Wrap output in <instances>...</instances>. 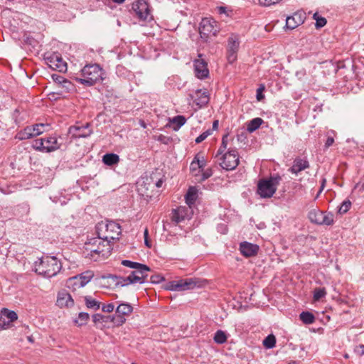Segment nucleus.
Wrapping results in <instances>:
<instances>
[{"instance_id":"nucleus-1","label":"nucleus","mask_w":364,"mask_h":364,"mask_svg":"<svg viewBox=\"0 0 364 364\" xmlns=\"http://www.w3.org/2000/svg\"><path fill=\"white\" fill-rule=\"evenodd\" d=\"M35 272L46 278L55 277L62 269L60 261L55 256H43L34 264Z\"/></svg>"},{"instance_id":"nucleus-2","label":"nucleus","mask_w":364,"mask_h":364,"mask_svg":"<svg viewBox=\"0 0 364 364\" xmlns=\"http://www.w3.org/2000/svg\"><path fill=\"white\" fill-rule=\"evenodd\" d=\"M85 245L86 251L90 252V257L95 260L97 259V258H95V255L99 257H107L112 251L109 240H106L104 236L103 237H101L100 235L98 237L90 239Z\"/></svg>"},{"instance_id":"nucleus-3","label":"nucleus","mask_w":364,"mask_h":364,"mask_svg":"<svg viewBox=\"0 0 364 364\" xmlns=\"http://www.w3.org/2000/svg\"><path fill=\"white\" fill-rule=\"evenodd\" d=\"M102 69L98 64L86 65L81 70V77H75V80L85 86H92L102 80Z\"/></svg>"},{"instance_id":"nucleus-4","label":"nucleus","mask_w":364,"mask_h":364,"mask_svg":"<svg viewBox=\"0 0 364 364\" xmlns=\"http://www.w3.org/2000/svg\"><path fill=\"white\" fill-rule=\"evenodd\" d=\"M281 179V176L277 174L269 178L259 180L257 185L258 194L263 198H271L276 192Z\"/></svg>"},{"instance_id":"nucleus-5","label":"nucleus","mask_w":364,"mask_h":364,"mask_svg":"<svg viewBox=\"0 0 364 364\" xmlns=\"http://www.w3.org/2000/svg\"><path fill=\"white\" fill-rule=\"evenodd\" d=\"M216 163L225 171L235 170L239 164L240 156L236 149H229L224 154L215 157Z\"/></svg>"},{"instance_id":"nucleus-6","label":"nucleus","mask_w":364,"mask_h":364,"mask_svg":"<svg viewBox=\"0 0 364 364\" xmlns=\"http://www.w3.org/2000/svg\"><path fill=\"white\" fill-rule=\"evenodd\" d=\"M32 146L34 149L42 152H51L58 149L60 144L55 136H50L36 139Z\"/></svg>"},{"instance_id":"nucleus-7","label":"nucleus","mask_w":364,"mask_h":364,"mask_svg":"<svg viewBox=\"0 0 364 364\" xmlns=\"http://www.w3.org/2000/svg\"><path fill=\"white\" fill-rule=\"evenodd\" d=\"M216 22L210 18H204L200 23L199 33L204 41L207 42L211 36H215L218 33Z\"/></svg>"},{"instance_id":"nucleus-8","label":"nucleus","mask_w":364,"mask_h":364,"mask_svg":"<svg viewBox=\"0 0 364 364\" xmlns=\"http://www.w3.org/2000/svg\"><path fill=\"white\" fill-rule=\"evenodd\" d=\"M240 43L237 34L232 33L228 38L227 59L230 63H233L237 60Z\"/></svg>"},{"instance_id":"nucleus-9","label":"nucleus","mask_w":364,"mask_h":364,"mask_svg":"<svg viewBox=\"0 0 364 364\" xmlns=\"http://www.w3.org/2000/svg\"><path fill=\"white\" fill-rule=\"evenodd\" d=\"M193 210L190 207L179 206L171 211V221L178 224L185 220H190L193 215Z\"/></svg>"},{"instance_id":"nucleus-10","label":"nucleus","mask_w":364,"mask_h":364,"mask_svg":"<svg viewBox=\"0 0 364 364\" xmlns=\"http://www.w3.org/2000/svg\"><path fill=\"white\" fill-rule=\"evenodd\" d=\"M132 10L139 20L145 21L149 15V4L144 0H139L132 4Z\"/></svg>"},{"instance_id":"nucleus-11","label":"nucleus","mask_w":364,"mask_h":364,"mask_svg":"<svg viewBox=\"0 0 364 364\" xmlns=\"http://www.w3.org/2000/svg\"><path fill=\"white\" fill-rule=\"evenodd\" d=\"M47 64L53 70L59 72H65L67 70V63L64 61L58 53H53L46 58Z\"/></svg>"},{"instance_id":"nucleus-12","label":"nucleus","mask_w":364,"mask_h":364,"mask_svg":"<svg viewBox=\"0 0 364 364\" xmlns=\"http://www.w3.org/2000/svg\"><path fill=\"white\" fill-rule=\"evenodd\" d=\"M306 14L304 11H296L292 16L287 17L285 27L293 30L304 23Z\"/></svg>"},{"instance_id":"nucleus-13","label":"nucleus","mask_w":364,"mask_h":364,"mask_svg":"<svg viewBox=\"0 0 364 364\" xmlns=\"http://www.w3.org/2000/svg\"><path fill=\"white\" fill-rule=\"evenodd\" d=\"M105 228L107 234L104 236L106 240H117L121 234V227L119 223L114 221H109Z\"/></svg>"},{"instance_id":"nucleus-14","label":"nucleus","mask_w":364,"mask_h":364,"mask_svg":"<svg viewBox=\"0 0 364 364\" xmlns=\"http://www.w3.org/2000/svg\"><path fill=\"white\" fill-rule=\"evenodd\" d=\"M190 97L199 108L205 106L210 99L208 92L201 89L196 90L193 94L190 95Z\"/></svg>"},{"instance_id":"nucleus-15","label":"nucleus","mask_w":364,"mask_h":364,"mask_svg":"<svg viewBox=\"0 0 364 364\" xmlns=\"http://www.w3.org/2000/svg\"><path fill=\"white\" fill-rule=\"evenodd\" d=\"M133 311V306L127 302H122L119 304L116 309V313L118 314V324H123L126 319L124 318V316H129Z\"/></svg>"},{"instance_id":"nucleus-16","label":"nucleus","mask_w":364,"mask_h":364,"mask_svg":"<svg viewBox=\"0 0 364 364\" xmlns=\"http://www.w3.org/2000/svg\"><path fill=\"white\" fill-rule=\"evenodd\" d=\"M196 76L199 79L206 78L209 75L207 63L203 59H196L193 62Z\"/></svg>"},{"instance_id":"nucleus-17","label":"nucleus","mask_w":364,"mask_h":364,"mask_svg":"<svg viewBox=\"0 0 364 364\" xmlns=\"http://www.w3.org/2000/svg\"><path fill=\"white\" fill-rule=\"evenodd\" d=\"M151 270H144L141 269H136L131 272L130 274L127 277V280L129 282L143 284L145 282L148 272Z\"/></svg>"},{"instance_id":"nucleus-18","label":"nucleus","mask_w":364,"mask_h":364,"mask_svg":"<svg viewBox=\"0 0 364 364\" xmlns=\"http://www.w3.org/2000/svg\"><path fill=\"white\" fill-rule=\"evenodd\" d=\"M176 284L177 287L176 291H178L193 289L194 287L200 286L199 280L196 278L180 279L176 281Z\"/></svg>"},{"instance_id":"nucleus-19","label":"nucleus","mask_w":364,"mask_h":364,"mask_svg":"<svg viewBox=\"0 0 364 364\" xmlns=\"http://www.w3.org/2000/svg\"><path fill=\"white\" fill-rule=\"evenodd\" d=\"M259 247L257 245L248 242H242L240 244V251L245 257L255 256L259 252Z\"/></svg>"},{"instance_id":"nucleus-20","label":"nucleus","mask_w":364,"mask_h":364,"mask_svg":"<svg viewBox=\"0 0 364 364\" xmlns=\"http://www.w3.org/2000/svg\"><path fill=\"white\" fill-rule=\"evenodd\" d=\"M57 305L60 308L71 307L74 305V300L67 291L63 290L58 294Z\"/></svg>"},{"instance_id":"nucleus-21","label":"nucleus","mask_w":364,"mask_h":364,"mask_svg":"<svg viewBox=\"0 0 364 364\" xmlns=\"http://www.w3.org/2000/svg\"><path fill=\"white\" fill-rule=\"evenodd\" d=\"M87 125L82 127L73 126L69 128V133L75 138H85L90 136L92 133L90 130H87Z\"/></svg>"},{"instance_id":"nucleus-22","label":"nucleus","mask_w":364,"mask_h":364,"mask_svg":"<svg viewBox=\"0 0 364 364\" xmlns=\"http://www.w3.org/2000/svg\"><path fill=\"white\" fill-rule=\"evenodd\" d=\"M93 277L94 274L92 272L87 271L82 273L79 276L75 277L73 279L75 280V284H79L80 287H83L91 280Z\"/></svg>"},{"instance_id":"nucleus-23","label":"nucleus","mask_w":364,"mask_h":364,"mask_svg":"<svg viewBox=\"0 0 364 364\" xmlns=\"http://www.w3.org/2000/svg\"><path fill=\"white\" fill-rule=\"evenodd\" d=\"M198 190L195 187H190L185 195V200L188 207L192 208V205L195 203L197 199Z\"/></svg>"},{"instance_id":"nucleus-24","label":"nucleus","mask_w":364,"mask_h":364,"mask_svg":"<svg viewBox=\"0 0 364 364\" xmlns=\"http://www.w3.org/2000/svg\"><path fill=\"white\" fill-rule=\"evenodd\" d=\"M320 69H323L322 73L324 75H335L337 71L336 65L331 60L320 63Z\"/></svg>"},{"instance_id":"nucleus-25","label":"nucleus","mask_w":364,"mask_h":364,"mask_svg":"<svg viewBox=\"0 0 364 364\" xmlns=\"http://www.w3.org/2000/svg\"><path fill=\"white\" fill-rule=\"evenodd\" d=\"M308 166V161L301 159H296L290 170L292 173H297Z\"/></svg>"},{"instance_id":"nucleus-26","label":"nucleus","mask_w":364,"mask_h":364,"mask_svg":"<svg viewBox=\"0 0 364 364\" xmlns=\"http://www.w3.org/2000/svg\"><path fill=\"white\" fill-rule=\"evenodd\" d=\"M102 161L106 165L113 166L119 161V156L113 153L106 154L102 157Z\"/></svg>"},{"instance_id":"nucleus-27","label":"nucleus","mask_w":364,"mask_h":364,"mask_svg":"<svg viewBox=\"0 0 364 364\" xmlns=\"http://www.w3.org/2000/svg\"><path fill=\"white\" fill-rule=\"evenodd\" d=\"M122 264L134 269H141L144 270H151V269L146 264L127 259L122 260Z\"/></svg>"},{"instance_id":"nucleus-28","label":"nucleus","mask_w":364,"mask_h":364,"mask_svg":"<svg viewBox=\"0 0 364 364\" xmlns=\"http://www.w3.org/2000/svg\"><path fill=\"white\" fill-rule=\"evenodd\" d=\"M263 123V119L259 117L254 118L253 119L250 120L247 125V130L252 133L257 130L261 124Z\"/></svg>"},{"instance_id":"nucleus-29","label":"nucleus","mask_w":364,"mask_h":364,"mask_svg":"<svg viewBox=\"0 0 364 364\" xmlns=\"http://www.w3.org/2000/svg\"><path fill=\"white\" fill-rule=\"evenodd\" d=\"M4 317L8 319L9 323L13 322L14 321L18 318V316L16 313L14 311H10L7 309H4L0 314V321Z\"/></svg>"},{"instance_id":"nucleus-30","label":"nucleus","mask_w":364,"mask_h":364,"mask_svg":"<svg viewBox=\"0 0 364 364\" xmlns=\"http://www.w3.org/2000/svg\"><path fill=\"white\" fill-rule=\"evenodd\" d=\"M299 318L304 324L307 325L313 323L316 319L314 315L309 311H302L299 315Z\"/></svg>"},{"instance_id":"nucleus-31","label":"nucleus","mask_w":364,"mask_h":364,"mask_svg":"<svg viewBox=\"0 0 364 364\" xmlns=\"http://www.w3.org/2000/svg\"><path fill=\"white\" fill-rule=\"evenodd\" d=\"M33 137V134H32L31 129L29 126L18 132L16 136V138L19 140H26Z\"/></svg>"},{"instance_id":"nucleus-32","label":"nucleus","mask_w":364,"mask_h":364,"mask_svg":"<svg viewBox=\"0 0 364 364\" xmlns=\"http://www.w3.org/2000/svg\"><path fill=\"white\" fill-rule=\"evenodd\" d=\"M85 301L88 309L98 310L100 307V303L90 296H86L85 297Z\"/></svg>"},{"instance_id":"nucleus-33","label":"nucleus","mask_w":364,"mask_h":364,"mask_svg":"<svg viewBox=\"0 0 364 364\" xmlns=\"http://www.w3.org/2000/svg\"><path fill=\"white\" fill-rule=\"evenodd\" d=\"M227 335L225 331L218 330L214 335L213 340L218 344H223L227 341Z\"/></svg>"},{"instance_id":"nucleus-34","label":"nucleus","mask_w":364,"mask_h":364,"mask_svg":"<svg viewBox=\"0 0 364 364\" xmlns=\"http://www.w3.org/2000/svg\"><path fill=\"white\" fill-rule=\"evenodd\" d=\"M174 126V130L181 128L186 122V119L183 115H177L172 118L170 121Z\"/></svg>"},{"instance_id":"nucleus-35","label":"nucleus","mask_w":364,"mask_h":364,"mask_svg":"<svg viewBox=\"0 0 364 364\" xmlns=\"http://www.w3.org/2000/svg\"><path fill=\"white\" fill-rule=\"evenodd\" d=\"M336 136V133L333 130H329L326 132V139L324 143V149H328L334 143V138Z\"/></svg>"},{"instance_id":"nucleus-36","label":"nucleus","mask_w":364,"mask_h":364,"mask_svg":"<svg viewBox=\"0 0 364 364\" xmlns=\"http://www.w3.org/2000/svg\"><path fill=\"white\" fill-rule=\"evenodd\" d=\"M109 277L115 282V284L117 286L124 287V286H127L130 284H132V282H129L127 280V277H120V276H117V275H110Z\"/></svg>"},{"instance_id":"nucleus-37","label":"nucleus","mask_w":364,"mask_h":364,"mask_svg":"<svg viewBox=\"0 0 364 364\" xmlns=\"http://www.w3.org/2000/svg\"><path fill=\"white\" fill-rule=\"evenodd\" d=\"M276 338L273 334L267 336L263 341V345L265 348L271 349L275 346Z\"/></svg>"},{"instance_id":"nucleus-38","label":"nucleus","mask_w":364,"mask_h":364,"mask_svg":"<svg viewBox=\"0 0 364 364\" xmlns=\"http://www.w3.org/2000/svg\"><path fill=\"white\" fill-rule=\"evenodd\" d=\"M227 145H228V135H224L222 139L221 145L220 146L219 149H218L217 153L215 156V158L224 154L227 151H226Z\"/></svg>"},{"instance_id":"nucleus-39","label":"nucleus","mask_w":364,"mask_h":364,"mask_svg":"<svg viewBox=\"0 0 364 364\" xmlns=\"http://www.w3.org/2000/svg\"><path fill=\"white\" fill-rule=\"evenodd\" d=\"M45 127L46 125L44 124H36L30 127L33 137L43 133L45 132Z\"/></svg>"},{"instance_id":"nucleus-40","label":"nucleus","mask_w":364,"mask_h":364,"mask_svg":"<svg viewBox=\"0 0 364 364\" xmlns=\"http://www.w3.org/2000/svg\"><path fill=\"white\" fill-rule=\"evenodd\" d=\"M351 202L350 200H345L340 205L338 213L341 215L346 213L351 207Z\"/></svg>"},{"instance_id":"nucleus-41","label":"nucleus","mask_w":364,"mask_h":364,"mask_svg":"<svg viewBox=\"0 0 364 364\" xmlns=\"http://www.w3.org/2000/svg\"><path fill=\"white\" fill-rule=\"evenodd\" d=\"M90 316L86 312H80L78 314L77 319L75 320V322L78 326H82L87 323V321L89 320Z\"/></svg>"},{"instance_id":"nucleus-42","label":"nucleus","mask_w":364,"mask_h":364,"mask_svg":"<svg viewBox=\"0 0 364 364\" xmlns=\"http://www.w3.org/2000/svg\"><path fill=\"white\" fill-rule=\"evenodd\" d=\"M320 255H322V257H325V260H321L320 262L322 263L323 266H328L333 261V259L331 258V255L329 252L326 250H322L320 251Z\"/></svg>"},{"instance_id":"nucleus-43","label":"nucleus","mask_w":364,"mask_h":364,"mask_svg":"<svg viewBox=\"0 0 364 364\" xmlns=\"http://www.w3.org/2000/svg\"><path fill=\"white\" fill-rule=\"evenodd\" d=\"M333 223V214L328 213L323 217V220L320 222V225H331Z\"/></svg>"},{"instance_id":"nucleus-44","label":"nucleus","mask_w":364,"mask_h":364,"mask_svg":"<svg viewBox=\"0 0 364 364\" xmlns=\"http://www.w3.org/2000/svg\"><path fill=\"white\" fill-rule=\"evenodd\" d=\"M212 134L211 129H208L205 132H203L201 134H200L195 140L196 144L201 143L203 141H204L208 136H210Z\"/></svg>"},{"instance_id":"nucleus-45","label":"nucleus","mask_w":364,"mask_h":364,"mask_svg":"<svg viewBox=\"0 0 364 364\" xmlns=\"http://www.w3.org/2000/svg\"><path fill=\"white\" fill-rule=\"evenodd\" d=\"M107 318V316L100 314H95L92 316V321L95 324H97L98 323L101 322H106Z\"/></svg>"},{"instance_id":"nucleus-46","label":"nucleus","mask_w":364,"mask_h":364,"mask_svg":"<svg viewBox=\"0 0 364 364\" xmlns=\"http://www.w3.org/2000/svg\"><path fill=\"white\" fill-rule=\"evenodd\" d=\"M62 89H64L65 91L69 92L72 90H73L74 85L73 83L68 80L65 79V80L62 83L60 86Z\"/></svg>"},{"instance_id":"nucleus-47","label":"nucleus","mask_w":364,"mask_h":364,"mask_svg":"<svg viewBox=\"0 0 364 364\" xmlns=\"http://www.w3.org/2000/svg\"><path fill=\"white\" fill-rule=\"evenodd\" d=\"M164 280V277L160 274H155L151 276L150 282L152 284H159Z\"/></svg>"},{"instance_id":"nucleus-48","label":"nucleus","mask_w":364,"mask_h":364,"mask_svg":"<svg viewBox=\"0 0 364 364\" xmlns=\"http://www.w3.org/2000/svg\"><path fill=\"white\" fill-rule=\"evenodd\" d=\"M203 173H202V175H201V178L200 179V181H205L206 179L209 178L210 176H213V170L212 168H207L206 170H203V171H201Z\"/></svg>"},{"instance_id":"nucleus-49","label":"nucleus","mask_w":364,"mask_h":364,"mask_svg":"<svg viewBox=\"0 0 364 364\" xmlns=\"http://www.w3.org/2000/svg\"><path fill=\"white\" fill-rule=\"evenodd\" d=\"M51 77L54 82L58 85L59 87L62 85V83H63V82L66 79L63 76L57 74H53Z\"/></svg>"},{"instance_id":"nucleus-50","label":"nucleus","mask_w":364,"mask_h":364,"mask_svg":"<svg viewBox=\"0 0 364 364\" xmlns=\"http://www.w3.org/2000/svg\"><path fill=\"white\" fill-rule=\"evenodd\" d=\"M282 0H259L261 5L264 6H270L279 3Z\"/></svg>"},{"instance_id":"nucleus-51","label":"nucleus","mask_w":364,"mask_h":364,"mask_svg":"<svg viewBox=\"0 0 364 364\" xmlns=\"http://www.w3.org/2000/svg\"><path fill=\"white\" fill-rule=\"evenodd\" d=\"M331 316L328 312H320V322L326 324L327 322L330 321Z\"/></svg>"},{"instance_id":"nucleus-52","label":"nucleus","mask_w":364,"mask_h":364,"mask_svg":"<svg viewBox=\"0 0 364 364\" xmlns=\"http://www.w3.org/2000/svg\"><path fill=\"white\" fill-rule=\"evenodd\" d=\"M308 217H309V220H311V222H312L314 223H316V224L318 223V217H317V212H316V210H311L309 213Z\"/></svg>"},{"instance_id":"nucleus-53","label":"nucleus","mask_w":364,"mask_h":364,"mask_svg":"<svg viewBox=\"0 0 364 364\" xmlns=\"http://www.w3.org/2000/svg\"><path fill=\"white\" fill-rule=\"evenodd\" d=\"M264 89L265 87L264 85H260V86L257 88L256 97L258 101H261L264 98V95L262 94Z\"/></svg>"},{"instance_id":"nucleus-54","label":"nucleus","mask_w":364,"mask_h":364,"mask_svg":"<svg viewBox=\"0 0 364 364\" xmlns=\"http://www.w3.org/2000/svg\"><path fill=\"white\" fill-rule=\"evenodd\" d=\"M354 353L358 356L364 355V345L360 344L355 346L354 348Z\"/></svg>"},{"instance_id":"nucleus-55","label":"nucleus","mask_w":364,"mask_h":364,"mask_svg":"<svg viewBox=\"0 0 364 364\" xmlns=\"http://www.w3.org/2000/svg\"><path fill=\"white\" fill-rule=\"evenodd\" d=\"M114 309V305L113 304H105L102 307V310L104 312H107V313L112 312Z\"/></svg>"},{"instance_id":"nucleus-56","label":"nucleus","mask_w":364,"mask_h":364,"mask_svg":"<svg viewBox=\"0 0 364 364\" xmlns=\"http://www.w3.org/2000/svg\"><path fill=\"white\" fill-rule=\"evenodd\" d=\"M165 289L167 290H170V291H176L177 287H176V281L169 282L166 284Z\"/></svg>"},{"instance_id":"nucleus-57","label":"nucleus","mask_w":364,"mask_h":364,"mask_svg":"<svg viewBox=\"0 0 364 364\" xmlns=\"http://www.w3.org/2000/svg\"><path fill=\"white\" fill-rule=\"evenodd\" d=\"M148 235H149V232H148L147 228H146L144 232V243L146 247H151V242L148 240Z\"/></svg>"},{"instance_id":"nucleus-58","label":"nucleus","mask_w":364,"mask_h":364,"mask_svg":"<svg viewBox=\"0 0 364 364\" xmlns=\"http://www.w3.org/2000/svg\"><path fill=\"white\" fill-rule=\"evenodd\" d=\"M206 166V161L205 160L203 159V157H202V159H200L198 165V168L199 169V172H200V171H203L204 168Z\"/></svg>"},{"instance_id":"nucleus-59","label":"nucleus","mask_w":364,"mask_h":364,"mask_svg":"<svg viewBox=\"0 0 364 364\" xmlns=\"http://www.w3.org/2000/svg\"><path fill=\"white\" fill-rule=\"evenodd\" d=\"M9 323H10L8 321H6V318L3 317V318L0 321V328L2 329L6 328L9 326Z\"/></svg>"},{"instance_id":"nucleus-60","label":"nucleus","mask_w":364,"mask_h":364,"mask_svg":"<svg viewBox=\"0 0 364 364\" xmlns=\"http://www.w3.org/2000/svg\"><path fill=\"white\" fill-rule=\"evenodd\" d=\"M313 18L315 20V27H316V29H318V26H319V23H318V11H316L314 14Z\"/></svg>"},{"instance_id":"nucleus-61","label":"nucleus","mask_w":364,"mask_h":364,"mask_svg":"<svg viewBox=\"0 0 364 364\" xmlns=\"http://www.w3.org/2000/svg\"><path fill=\"white\" fill-rule=\"evenodd\" d=\"M190 169L192 172L196 171L198 169L196 160H193L191 163Z\"/></svg>"},{"instance_id":"nucleus-62","label":"nucleus","mask_w":364,"mask_h":364,"mask_svg":"<svg viewBox=\"0 0 364 364\" xmlns=\"http://www.w3.org/2000/svg\"><path fill=\"white\" fill-rule=\"evenodd\" d=\"M326 23H327L326 19L324 17L320 16V18H319V26H320V28L323 27L326 24Z\"/></svg>"},{"instance_id":"nucleus-63","label":"nucleus","mask_w":364,"mask_h":364,"mask_svg":"<svg viewBox=\"0 0 364 364\" xmlns=\"http://www.w3.org/2000/svg\"><path fill=\"white\" fill-rule=\"evenodd\" d=\"M326 291L325 287H320V301L326 296Z\"/></svg>"},{"instance_id":"nucleus-64","label":"nucleus","mask_w":364,"mask_h":364,"mask_svg":"<svg viewBox=\"0 0 364 364\" xmlns=\"http://www.w3.org/2000/svg\"><path fill=\"white\" fill-rule=\"evenodd\" d=\"M314 300L315 301H318V288H315L314 290Z\"/></svg>"}]
</instances>
